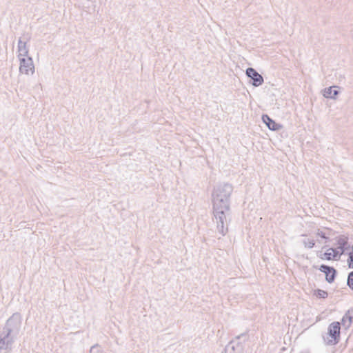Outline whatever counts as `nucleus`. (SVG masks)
<instances>
[{"instance_id": "nucleus-1", "label": "nucleus", "mask_w": 353, "mask_h": 353, "mask_svg": "<svg viewBox=\"0 0 353 353\" xmlns=\"http://www.w3.org/2000/svg\"><path fill=\"white\" fill-rule=\"evenodd\" d=\"M340 324L339 322H334L329 327V335L330 339L328 341L329 344H336L340 338Z\"/></svg>"}, {"instance_id": "nucleus-2", "label": "nucleus", "mask_w": 353, "mask_h": 353, "mask_svg": "<svg viewBox=\"0 0 353 353\" xmlns=\"http://www.w3.org/2000/svg\"><path fill=\"white\" fill-rule=\"evenodd\" d=\"M20 72L25 74H33L34 67L32 59L29 57L20 59Z\"/></svg>"}, {"instance_id": "nucleus-3", "label": "nucleus", "mask_w": 353, "mask_h": 353, "mask_svg": "<svg viewBox=\"0 0 353 353\" xmlns=\"http://www.w3.org/2000/svg\"><path fill=\"white\" fill-rule=\"evenodd\" d=\"M341 255L340 252L336 249L328 248L324 253L321 254L319 257L322 260L333 261L336 260Z\"/></svg>"}, {"instance_id": "nucleus-4", "label": "nucleus", "mask_w": 353, "mask_h": 353, "mask_svg": "<svg viewBox=\"0 0 353 353\" xmlns=\"http://www.w3.org/2000/svg\"><path fill=\"white\" fill-rule=\"evenodd\" d=\"M319 270L325 274V279L327 282L332 283L334 281L336 275V270L334 268L322 265Z\"/></svg>"}, {"instance_id": "nucleus-5", "label": "nucleus", "mask_w": 353, "mask_h": 353, "mask_svg": "<svg viewBox=\"0 0 353 353\" xmlns=\"http://www.w3.org/2000/svg\"><path fill=\"white\" fill-rule=\"evenodd\" d=\"M246 74L252 79L254 85L259 86L262 84L263 81V77L254 69L251 68H248Z\"/></svg>"}, {"instance_id": "nucleus-6", "label": "nucleus", "mask_w": 353, "mask_h": 353, "mask_svg": "<svg viewBox=\"0 0 353 353\" xmlns=\"http://www.w3.org/2000/svg\"><path fill=\"white\" fill-rule=\"evenodd\" d=\"M263 121L266 123L270 130H275L279 128V125L272 121L268 115L263 117Z\"/></svg>"}, {"instance_id": "nucleus-7", "label": "nucleus", "mask_w": 353, "mask_h": 353, "mask_svg": "<svg viewBox=\"0 0 353 353\" xmlns=\"http://www.w3.org/2000/svg\"><path fill=\"white\" fill-rule=\"evenodd\" d=\"M347 244V239L344 236H340L337 239L338 248L341 250L340 254H342L344 252V248Z\"/></svg>"}, {"instance_id": "nucleus-8", "label": "nucleus", "mask_w": 353, "mask_h": 353, "mask_svg": "<svg viewBox=\"0 0 353 353\" xmlns=\"http://www.w3.org/2000/svg\"><path fill=\"white\" fill-rule=\"evenodd\" d=\"M338 94V91L336 90L335 87H330L329 88L325 90L324 96L327 98H333Z\"/></svg>"}, {"instance_id": "nucleus-9", "label": "nucleus", "mask_w": 353, "mask_h": 353, "mask_svg": "<svg viewBox=\"0 0 353 353\" xmlns=\"http://www.w3.org/2000/svg\"><path fill=\"white\" fill-rule=\"evenodd\" d=\"M314 296H315L318 299H325L327 297L328 294L325 290L318 289L314 290Z\"/></svg>"}, {"instance_id": "nucleus-10", "label": "nucleus", "mask_w": 353, "mask_h": 353, "mask_svg": "<svg viewBox=\"0 0 353 353\" xmlns=\"http://www.w3.org/2000/svg\"><path fill=\"white\" fill-rule=\"evenodd\" d=\"M19 55L20 56H24L25 57H28V50L26 46L25 43H22L21 41L19 42Z\"/></svg>"}, {"instance_id": "nucleus-11", "label": "nucleus", "mask_w": 353, "mask_h": 353, "mask_svg": "<svg viewBox=\"0 0 353 353\" xmlns=\"http://www.w3.org/2000/svg\"><path fill=\"white\" fill-rule=\"evenodd\" d=\"M347 285L352 289H353V272H350L347 278Z\"/></svg>"}, {"instance_id": "nucleus-12", "label": "nucleus", "mask_w": 353, "mask_h": 353, "mask_svg": "<svg viewBox=\"0 0 353 353\" xmlns=\"http://www.w3.org/2000/svg\"><path fill=\"white\" fill-rule=\"evenodd\" d=\"M350 268L353 269V254L349 253L348 259L347 260Z\"/></svg>"}, {"instance_id": "nucleus-13", "label": "nucleus", "mask_w": 353, "mask_h": 353, "mask_svg": "<svg viewBox=\"0 0 353 353\" xmlns=\"http://www.w3.org/2000/svg\"><path fill=\"white\" fill-rule=\"evenodd\" d=\"M318 234H319L321 237H322V238H324V239H326V238H327V237H326V236H325V233H323V232H319V233H318Z\"/></svg>"}, {"instance_id": "nucleus-14", "label": "nucleus", "mask_w": 353, "mask_h": 353, "mask_svg": "<svg viewBox=\"0 0 353 353\" xmlns=\"http://www.w3.org/2000/svg\"><path fill=\"white\" fill-rule=\"evenodd\" d=\"M350 253L353 254V245H352V251L350 252Z\"/></svg>"}]
</instances>
